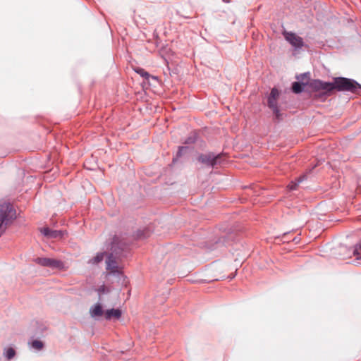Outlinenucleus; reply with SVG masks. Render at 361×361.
<instances>
[{"instance_id": "f257e3e1", "label": "nucleus", "mask_w": 361, "mask_h": 361, "mask_svg": "<svg viewBox=\"0 0 361 361\" xmlns=\"http://www.w3.org/2000/svg\"><path fill=\"white\" fill-rule=\"evenodd\" d=\"M16 217V210L8 202L0 203V236Z\"/></svg>"}, {"instance_id": "f03ea898", "label": "nucleus", "mask_w": 361, "mask_h": 361, "mask_svg": "<svg viewBox=\"0 0 361 361\" xmlns=\"http://www.w3.org/2000/svg\"><path fill=\"white\" fill-rule=\"evenodd\" d=\"M333 86V90L356 92L361 88V85L356 81L345 78H335L334 82H331Z\"/></svg>"}, {"instance_id": "7ed1b4c3", "label": "nucleus", "mask_w": 361, "mask_h": 361, "mask_svg": "<svg viewBox=\"0 0 361 361\" xmlns=\"http://www.w3.org/2000/svg\"><path fill=\"white\" fill-rule=\"evenodd\" d=\"M307 78V85L314 91H322L323 93H329L333 91V86L331 82H323L319 80H314L310 82L309 74H305L302 76Z\"/></svg>"}, {"instance_id": "20e7f679", "label": "nucleus", "mask_w": 361, "mask_h": 361, "mask_svg": "<svg viewBox=\"0 0 361 361\" xmlns=\"http://www.w3.org/2000/svg\"><path fill=\"white\" fill-rule=\"evenodd\" d=\"M35 262L43 267H48L51 269H56L59 270L65 269L64 263L62 261L56 259L38 257L35 259Z\"/></svg>"}, {"instance_id": "39448f33", "label": "nucleus", "mask_w": 361, "mask_h": 361, "mask_svg": "<svg viewBox=\"0 0 361 361\" xmlns=\"http://www.w3.org/2000/svg\"><path fill=\"white\" fill-rule=\"evenodd\" d=\"M279 97V92L277 89L273 88L268 98V106L273 111L275 118L277 120L281 119V114L277 105V100Z\"/></svg>"}, {"instance_id": "423d86ee", "label": "nucleus", "mask_w": 361, "mask_h": 361, "mask_svg": "<svg viewBox=\"0 0 361 361\" xmlns=\"http://www.w3.org/2000/svg\"><path fill=\"white\" fill-rule=\"evenodd\" d=\"M283 35L285 39L295 49H300L304 46L302 38L295 33L285 31Z\"/></svg>"}, {"instance_id": "0eeeda50", "label": "nucleus", "mask_w": 361, "mask_h": 361, "mask_svg": "<svg viewBox=\"0 0 361 361\" xmlns=\"http://www.w3.org/2000/svg\"><path fill=\"white\" fill-rule=\"evenodd\" d=\"M106 269L112 274H121L122 268L118 264L115 257L113 254H111L106 261Z\"/></svg>"}, {"instance_id": "6e6552de", "label": "nucleus", "mask_w": 361, "mask_h": 361, "mask_svg": "<svg viewBox=\"0 0 361 361\" xmlns=\"http://www.w3.org/2000/svg\"><path fill=\"white\" fill-rule=\"evenodd\" d=\"M41 233L45 236L51 238H56L62 237V232L60 231L51 230L47 227H44L40 229Z\"/></svg>"}, {"instance_id": "1a4fd4ad", "label": "nucleus", "mask_w": 361, "mask_h": 361, "mask_svg": "<svg viewBox=\"0 0 361 361\" xmlns=\"http://www.w3.org/2000/svg\"><path fill=\"white\" fill-rule=\"evenodd\" d=\"M121 316V311L118 309L107 310L104 312V317L106 319L109 320L112 318L119 319Z\"/></svg>"}, {"instance_id": "9d476101", "label": "nucleus", "mask_w": 361, "mask_h": 361, "mask_svg": "<svg viewBox=\"0 0 361 361\" xmlns=\"http://www.w3.org/2000/svg\"><path fill=\"white\" fill-rule=\"evenodd\" d=\"M212 154H201L198 157V160L202 163L212 166Z\"/></svg>"}, {"instance_id": "9b49d317", "label": "nucleus", "mask_w": 361, "mask_h": 361, "mask_svg": "<svg viewBox=\"0 0 361 361\" xmlns=\"http://www.w3.org/2000/svg\"><path fill=\"white\" fill-rule=\"evenodd\" d=\"M90 314L92 317H99L104 314L102 307L100 304H97L90 309Z\"/></svg>"}, {"instance_id": "f8f14e48", "label": "nucleus", "mask_w": 361, "mask_h": 361, "mask_svg": "<svg viewBox=\"0 0 361 361\" xmlns=\"http://www.w3.org/2000/svg\"><path fill=\"white\" fill-rule=\"evenodd\" d=\"M225 160L224 155L222 154H219L218 155L212 154V166H216L217 165L221 164Z\"/></svg>"}, {"instance_id": "ddd939ff", "label": "nucleus", "mask_w": 361, "mask_h": 361, "mask_svg": "<svg viewBox=\"0 0 361 361\" xmlns=\"http://www.w3.org/2000/svg\"><path fill=\"white\" fill-rule=\"evenodd\" d=\"M134 71L138 73L140 75L145 78L146 80H148L149 78H152L153 79H157L156 77L150 75V74L145 71L143 68H134Z\"/></svg>"}, {"instance_id": "4468645a", "label": "nucleus", "mask_w": 361, "mask_h": 361, "mask_svg": "<svg viewBox=\"0 0 361 361\" xmlns=\"http://www.w3.org/2000/svg\"><path fill=\"white\" fill-rule=\"evenodd\" d=\"M104 256V252L97 253L94 257H93L92 259L89 260L88 263L92 264H97L103 260Z\"/></svg>"}, {"instance_id": "2eb2a0df", "label": "nucleus", "mask_w": 361, "mask_h": 361, "mask_svg": "<svg viewBox=\"0 0 361 361\" xmlns=\"http://www.w3.org/2000/svg\"><path fill=\"white\" fill-rule=\"evenodd\" d=\"M302 85H305V83H300V82H294L292 85V90L295 93H300L302 90Z\"/></svg>"}, {"instance_id": "dca6fc26", "label": "nucleus", "mask_w": 361, "mask_h": 361, "mask_svg": "<svg viewBox=\"0 0 361 361\" xmlns=\"http://www.w3.org/2000/svg\"><path fill=\"white\" fill-rule=\"evenodd\" d=\"M4 355L8 360H11L16 355V351L13 348H8L4 350Z\"/></svg>"}, {"instance_id": "f3484780", "label": "nucleus", "mask_w": 361, "mask_h": 361, "mask_svg": "<svg viewBox=\"0 0 361 361\" xmlns=\"http://www.w3.org/2000/svg\"><path fill=\"white\" fill-rule=\"evenodd\" d=\"M31 345L33 348L39 350L43 348L44 344L41 341L35 340L32 342Z\"/></svg>"}, {"instance_id": "a211bd4d", "label": "nucleus", "mask_w": 361, "mask_h": 361, "mask_svg": "<svg viewBox=\"0 0 361 361\" xmlns=\"http://www.w3.org/2000/svg\"><path fill=\"white\" fill-rule=\"evenodd\" d=\"M302 179H303V177H300L298 178V182L297 183H295V182H292L289 185H288V188L290 190H295L297 188V186L298 185L299 183L302 182Z\"/></svg>"}, {"instance_id": "6ab92c4d", "label": "nucleus", "mask_w": 361, "mask_h": 361, "mask_svg": "<svg viewBox=\"0 0 361 361\" xmlns=\"http://www.w3.org/2000/svg\"><path fill=\"white\" fill-rule=\"evenodd\" d=\"M360 252H361V243H360L359 244L357 245V246L355 247V250H354V255H360Z\"/></svg>"}, {"instance_id": "aec40b11", "label": "nucleus", "mask_w": 361, "mask_h": 361, "mask_svg": "<svg viewBox=\"0 0 361 361\" xmlns=\"http://www.w3.org/2000/svg\"><path fill=\"white\" fill-rule=\"evenodd\" d=\"M98 292L99 293H104L106 292H109V290L106 288L104 285H102L99 288Z\"/></svg>"}, {"instance_id": "412c9836", "label": "nucleus", "mask_w": 361, "mask_h": 361, "mask_svg": "<svg viewBox=\"0 0 361 361\" xmlns=\"http://www.w3.org/2000/svg\"><path fill=\"white\" fill-rule=\"evenodd\" d=\"M187 150V147H180L179 148V150L177 153V156H181L182 153H183L185 151Z\"/></svg>"}]
</instances>
